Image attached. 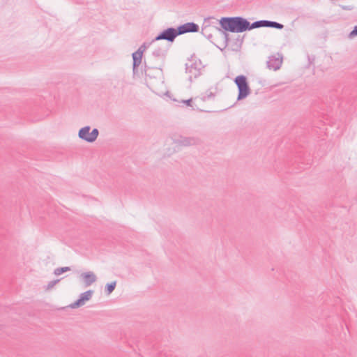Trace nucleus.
Wrapping results in <instances>:
<instances>
[{"label":"nucleus","mask_w":357,"mask_h":357,"mask_svg":"<svg viewBox=\"0 0 357 357\" xmlns=\"http://www.w3.org/2000/svg\"><path fill=\"white\" fill-rule=\"evenodd\" d=\"M222 29L232 33H242L250 31V22L243 17H223L220 20Z\"/></svg>","instance_id":"1"},{"label":"nucleus","mask_w":357,"mask_h":357,"mask_svg":"<svg viewBox=\"0 0 357 357\" xmlns=\"http://www.w3.org/2000/svg\"><path fill=\"white\" fill-rule=\"evenodd\" d=\"M238 89L237 100L240 101L245 99L250 93L251 89L250 88L248 79L243 75H238L234 80Z\"/></svg>","instance_id":"2"},{"label":"nucleus","mask_w":357,"mask_h":357,"mask_svg":"<svg viewBox=\"0 0 357 357\" xmlns=\"http://www.w3.org/2000/svg\"><path fill=\"white\" fill-rule=\"evenodd\" d=\"M91 127L89 126H84L79 129L78 132V137L81 139L92 143L95 142L98 137L99 130L97 128H93L91 132Z\"/></svg>","instance_id":"3"},{"label":"nucleus","mask_w":357,"mask_h":357,"mask_svg":"<svg viewBox=\"0 0 357 357\" xmlns=\"http://www.w3.org/2000/svg\"><path fill=\"white\" fill-rule=\"evenodd\" d=\"M178 36L177 28L169 27L161 31L151 43L160 40H165L168 42L172 43L175 38Z\"/></svg>","instance_id":"4"},{"label":"nucleus","mask_w":357,"mask_h":357,"mask_svg":"<svg viewBox=\"0 0 357 357\" xmlns=\"http://www.w3.org/2000/svg\"><path fill=\"white\" fill-rule=\"evenodd\" d=\"M201 70V62L197 63V61L192 63L190 64H185V72L186 73L190 74L189 79L190 81L192 79H196L200 75Z\"/></svg>","instance_id":"5"},{"label":"nucleus","mask_w":357,"mask_h":357,"mask_svg":"<svg viewBox=\"0 0 357 357\" xmlns=\"http://www.w3.org/2000/svg\"><path fill=\"white\" fill-rule=\"evenodd\" d=\"M178 36L187 33H197L199 30V25L195 22H187L177 27Z\"/></svg>","instance_id":"6"},{"label":"nucleus","mask_w":357,"mask_h":357,"mask_svg":"<svg viewBox=\"0 0 357 357\" xmlns=\"http://www.w3.org/2000/svg\"><path fill=\"white\" fill-rule=\"evenodd\" d=\"M93 294V290H88L84 293H82L79 298L74 303L70 305V307L73 309L79 307L84 305L86 301H89Z\"/></svg>","instance_id":"7"},{"label":"nucleus","mask_w":357,"mask_h":357,"mask_svg":"<svg viewBox=\"0 0 357 357\" xmlns=\"http://www.w3.org/2000/svg\"><path fill=\"white\" fill-rule=\"evenodd\" d=\"M198 139L195 137H188L180 136L178 138L174 139V143L178 146H188L197 144Z\"/></svg>","instance_id":"8"},{"label":"nucleus","mask_w":357,"mask_h":357,"mask_svg":"<svg viewBox=\"0 0 357 357\" xmlns=\"http://www.w3.org/2000/svg\"><path fill=\"white\" fill-rule=\"evenodd\" d=\"M282 62V59H280L275 56H271L269 57V59L267 61L266 64L268 68L271 70H277L280 68Z\"/></svg>","instance_id":"9"},{"label":"nucleus","mask_w":357,"mask_h":357,"mask_svg":"<svg viewBox=\"0 0 357 357\" xmlns=\"http://www.w3.org/2000/svg\"><path fill=\"white\" fill-rule=\"evenodd\" d=\"M80 277L83 279L86 287L91 285L97 280L96 275L91 271L84 272L80 275Z\"/></svg>","instance_id":"10"},{"label":"nucleus","mask_w":357,"mask_h":357,"mask_svg":"<svg viewBox=\"0 0 357 357\" xmlns=\"http://www.w3.org/2000/svg\"><path fill=\"white\" fill-rule=\"evenodd\" d=\"M167 50L166 47H157L153 51L151 56L154 59H164L166 56Z\"/></svg>","instance_id":"11"},{"label":"nucleus","mask_w":357,"mask_h":357,"mask_svg":"<svg viewBox=\"0 0 357 357\" xmlns=\"http://www.w3.org/2000/svg\"><path fill=\"white\" fill-rule=\"evenodd\" d=\"M142 53L139 52H135L132 54V64H134V67H139L140 64L142 63Z\"/></svg>","instance_id":"12"},{"label":"nucleus","mask_w":357,"mask_h":357,"mask_svg":"<svg viewBox=\"0 0 357 357\" xmlns=\"http://www.w3.org/2000/svg\"><path fill=\"white\" fill-rule=\"evenodd\" d=\"M268 24V20H258L254 22L253 23H250V30L253 29L260 28V27H267Z\"/></svg>","instance_id":"13"},{"label":"nucleus","mask_w":357,"mask_h":357,"mask_svg":"<svg viewBox=\"0 0 357 357\" xmlns=\"http://www.w3.org/2000/svg\"><path fill=\"white\" fill-rule=\"evenodd\" d=\"M211 29V26H203L202 28V34L205 36L208 40H209L210 41L212 42L211 39L213 38V35L211 33H209V29Z\"/></svg>","instance_id":"14"},{"label":"nucleus","mask_w":357,"mask_h":357,"mask_svg":"<svg viewBox=\"0 0 357 357\" xmlns=\"http://www.w3.org/2000/svg\"><path fill=\"white\" fill-rule=\"evenodd\" d=\"M116 285V281H113L106 284L105 291L107 295L112 294V292L114 290Z\"/></svg>","instance_id":"15"},{"label":"nucleus","mask_w":357,"mask_h":357,"mask_svg":"<svg viewBox=\"0 0 357 357\" xmlns=\"http://www.w3.org/2000/svg\"><path fill=\"white\" fill-rule=\"evenodd\" d=\"M267 27L274 28V29H282L284 28V25L282 24L277 22L268 20V24Z\"/></svg>","instance_id":"16"},{"label":"nucleus","mask_w":357,"mask_h":357,"mask_svg":"<svg viewBox=\"0 0 357 357\" xmlns=\"http://www.w3.org/2000/svg\"><path fill=\"white\" fill-rule=\"evenodd\" d=\"M70 270V268L68 266L56 268L54 271V274L56 275H61L66 271H68Z\"/></svg>","instance_id":"17"},{"label":"nucleus","mask_w":357,"mask_h":357,"mask_svg":"<svg viewBox=\"0 0 357 357\" xmlns=\"http://www.w3.org/2000/svg\"><path fill=\"white\" fill-rule=\"evenodd\" d=\"M215 97V94L211 91H206L205 95L203 96L202 100L204 101L208 100L210 99H212Z\"/></svg>","instance_id":"18"},{"label":"nucleus","mask_w":357,"mask_h":357,"mask_svg":"<svg viewBox=\"0 0 357 357\" xmlns=\"http://www.w3.org/2000/svg\"><path fill=\"white\" fill-rule=\"evenodd\" d=\"M61 280V279H57V280H52V281H50L47 287H46V289L47 290H50L52 288H53L54 287L55 284H56L59 281Z\"/></svg>","instance_id":"19"},{"label":"nucleus","mask_w":357,"mask_h":357,"mask_svg":"<svg viewBox=\"0 0 357 357\" xmlns=\"http://www.w3.org/2000/svg\"><path fill=\"white\" fill-rule=\"evenodd\" d=\"M150 44L151 43L147 45L146 43H144L136 52H139L140 53H142V54H143V53L146 51V50L147 49Z\"/></svg>","instance_id":"20"},{"label":"nucleus","mask_w":357,"mask_h":357,"mask_svg":"<svg viewBox=\"0 0 357 357\" xmlns=\"http://www.w3.org/2000/svg\"><path fill=\"white\" fill-rule=\"evenodd\" d=\"M349 38L357 36V25L354 26V29L349 34Z\"/></svg>","instance_id":"21"},{"label":"nucleus","mask_w":357,"mask_h":357,"mask_svg":"<svg viewBox=\"0 0 357 357\" xmlns=\"http://www.w3.org/2000/svg\"><path fill=\"white\" fill-rule=\"evenodd\" d=\"M150 70H151V68L149 67H147L146 65H145V68H144V72H145V75L147 77H150L151 76V74H150Z\"/></svg>","instance_id":"22"},{"label":"nucleus","mask_w":357,"mask_h":357,"mask_svg":"<svg viewBox=\"0 0 357 357\" xmlns=\"http://www.w3.org/2000/svg\"><path fill=\"white\" fill-rule=\"evenodd\" d=\"M132 72L133 75H136L138 73V67H134V64H132Z\"/></svg>","instance_id":"23"},{"label":"nucleus","mask_w":357,"mask_h":357,"mask_svg":"<svg viewBox=\"0 0 357 357\" xmlns=\"http://www.w3.org/2000/svg\"><path fill=\"white\" fill-rule=\"evenodd\" d=\"M183 102L185 104H186L187 105L190 106L191 105V102H192V99L190 98V99L184 100Z\"/></svg>","instance_id":"24"},{"label":"nucleus","mask_w":357,"mask_h":357,"mask_svg":"<svg viewBox=\"0 0 357 357\" xmlns=\"http://www.w3.org/2000/svg\"><path fill=\"white\" fill-rule=\"evenodd\" d=\"M308 60L310 63H312L314 60V57L310 58V56H308Z\"/></svg>","instance_id":"25"},{"label":"nucleus","mask_w":357,"mask_h":357,"mask_svg":"<svg viewBox=\"0 0 357 357\" xmlns=\"http://www.w3.org/2000/svg\"><path fill=\"white\" fill-rule=\"evenodd\" d=\"M225 36L226 40H228V34L225 33Z\"/></svg>","instance_id":"26"},{"label":"nucleus","mask_w":357,"mask_h":357,"mask_svg":"<svg viewBox=\"0 0 357 357\" xmlns=\"http://www.w3.org/2000/svg\"><path fill=\"white\" fill-rule=\"evenodd\" d=\"M343 8H344V9H345V10L349 9V8H347V6L343 7Z\"/></svg>","instance_id":"27"}]
</instances>
